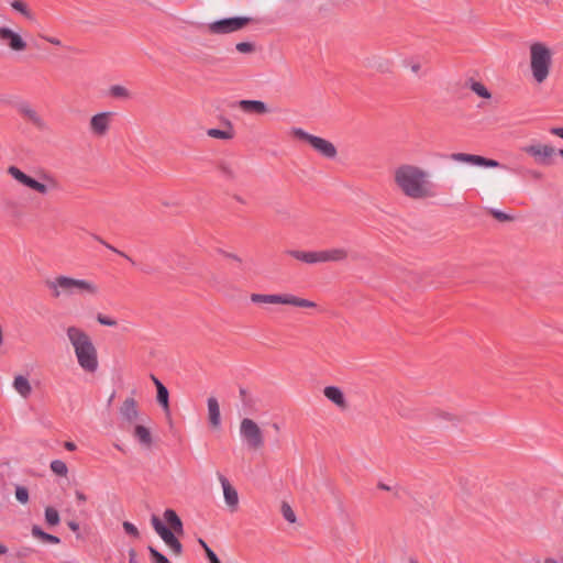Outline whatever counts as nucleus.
<instances>
[{"instance_id": "39", "label": "nucleus", "mask_w": 563, "mask_h": 563, "mask_svg": "<svg viewBox=\"0 0 563 563\" xmlns=\"http://www.w3.org/2000/svg\"><path fill=\"white\" fill-rule=\"evenodd\" d=\"M240 53H251L254 51V45L250 42H240L235 46Z\"/></svg>"}, {"instance_id": "18", "label": "nucleus", "mask_w": 563, "mask_h": 563, "mask_svg": "<svg viewBox=\"0 0 563 563\" xmlns=\"http://www.w3.org/2000/svg\"><path fill=\"white\" fill-rule=\"evenodd\" d=\"M239 108L246 113L265 114L269 111L267 104L261 100H240Z\"/></svg>"}, {"instance_id": "19", "label": "nucleus", "mask_w": 563, "mask_h": 563, "mask_svg": "<svg viewBox=\"0 0 563 563\" xmlns=\"http://www.w3.org/2000/svg\"><path fill=\"white\" fill-rule=\"evenodd\" d=\"M323 395L328 400L333 402L336 407L345 409L347 404L343 391L336 386H327L323 389Z\"/></svg>"}, {"instance_id": "12", "label": "nucleus", "mask_w": 563, "mask_h": 563, "mask_svg": "<svg viewBox=\"0 0 563 563\" xmlns=\"http://www.w3.org/2000/svg\"><path fill=\"white\" fill-rule=\"evenodd\" d=\"M0 44L12 52H23L27 44L22 36L9 26H0Z\"/></svg>"}, {"instance_id": "16", "label": "nucleus", "mask_w": 563, "mask_h": 563, "mask_svg": "<svg viewBox=\"0 0 563 563\" xmlns=\"http://www.w3.org/2000/svg\"><path fill=\"white\" fill-rule=\"evenodd\" d=\"M18 111L30 120L38 130H46L47 125L44 119L31 107L27 102H22L18 106Z\"/></svg>"}, {"instance_id": "24", "label": "nucleus", "mask_w": 563, "mask_h": 563, "mask_svg": "<svg viewBox=\"0 0 563 563\" xmlns=\"http://www.w3.org/2000/svg\"><path fill=\"white\" fill-rule=\"evenodd\" d=\"M12 386L14 390L24 399L29 398L32 394V386L26 377L16 375L13 379Z\"/></svg>"}, {"instance_id": "38", "label": "nucleus", "mask_w": 563, "mask_h": 563, "mask_svg": "<svg viewBox=\"0 0 563 563\" xmlns=\"http://www.w3.org/2000/svg\"><path fill=\"white\" fill-rule=\"evenodd\" d=\"M122 527H123L124 531H125L128 534H130V536H132V537H134V538H139V536H140L139 530H137V528H136L132 522H130V521H124V522L122 523Z\"/></svg>"}, {"instance_id": "35", "label": "nucleus", "mask_w": 563, "mask_h": 563, "mask_svg": "<svg viewBox=\"0 0 563 563\" xmlns=\"http://www.w3.org/2000/svg\"><path fill=\"white\" fill-rule=\"evenodd\" d=\"M147 549L151 554V559H152L153 563H170V561L164 554H162L159 551H157L155 548L148 547Z\"/></svg>"}, {"instance_id": "36", "label": "nucleus", "mask_w": 563, "mask_h": 563, "mask_svg": "<svg viewBox=\"0 0 563 563\" xmlns=\"http://www.w3.org/2000/svg\"><path fill=\"white\" fill-rule=\"evenodd\" d=\"M15 498L21 504H26L29 501V490L24 486L18 485L15 487Z\"/></svg>"}, {"instance_id": "42", "label": "nucleus", "mask_w": 563, "mask_h": 563, "mask_svg": "<svg viewBox=\"0 0 563 563\" xmlns=\"http://www.w3.org/2000/svg\"><path fill=\"white\" fill-rule=\"evenodd\" d=\"M40 37L53 45H56V46L62 45V42L57 37L46 36V35H40Z\"/></svg>"}, {"instance_id": "48", "label": "nucleus", "mask_w": 563, "mask_h": 563, "mask_svg": "<svg viewBox=\"0 0 563 563\" xmlns=\"http://www.w3.org/2000/svg\"><path fill=\"white\" fill-rule=\"evenodd\" d=\"M129 563H137L136 553L133 549L129 551Z\"/></svg>"}, {"instance_id": "37", "label": "nucleus", "mask_w": 563, "mask_h": 563, "mask_svg": "<svg viewBox=\"0 0 563 563\" xmlns=\"http://www.w3.org/2000/svg\"><path fill=\"white\" fill-rule=\"evenodd\" d=\"M282 514H283L284 518H285L288 522L294 523V522L296 521V515H295L294 510H292V509H291V507H290L288 504H286V503H284V504L282 505Z\"/></svg>"}, {"instance_id": "25", "label": "nucleus", "mask_w": 563, "mask_h": 563, "mask_svg": "<svg viewBox=\"0 0 563 563\" xmlns=\"http://www.w3.org/2000/svg\"><path fill=\"white\" fill-rule=\"evenodd\" d=\"M152 379L157 389V401L163 407L165 412H169V394L168 389L163 385V383L157 379L155 376H152Z\"/></svg>"}, {"instance_id": "31", "label": "nucleus", "mask_w": 563, "mask_h": 563, "mask_svg": "<svg viewBox=\"0 0 563 563\" xmlns=\"http://www.w3.org/2000/svg\"><path fill=\"white\" fill-rule=\"evenodd\" d=\"M51 470L53 473L59 476H66L68 473V467L66 463L62 460H54L51 462Z\"/></svg>"}, {"instance_id": "52", "label": "nucleus", "mask_w": 563, "mask_h": 563, "mask_svg": "<svg viewBox=\"0 0 563 563\" xmlns=\"http://www.w3.org/2000/svg\"><path fill=\"white\" fill-rule=\"evenodd\" d=\"M412 73L417 74L420 70V64L415 63L410 66Z\"/></svg>"}, {"instance_id": "53", "label": "nucleus", "mask_w": 563, "mask_h": 563, "mask_svg": "<svg viewBox=\"0 0 563 563\" xmlns=\"http://www.w3.org/2000/svg\"><path fill=\"white\" fill-rule=\"evenodd\" d=\"M240 395H241L243 401L246 404V390L241 388L240 389Z\"/></svg>"}, {"instance_id": "5", "label": "nucleus", "mask_w": 563, "mask_h": 563, "mask_svg": "<svg viewBox=\"0 0 563 563\" xmlns=\"http://www.w3.org/2000/svg\"><path fill=\"white\" fill-rule=\"evenodd\" d=\"M8 174L18 183L22 184L27 188L33 189L34 191L41 195H47L51 190L59 189V183L57 181V179L48 174H44L42 176L44 183H41L30 177L15 166H10L8 168Z\"/></svg>"}, {"instance_id": "23", "label": "nucleus", "mask_w": 563, "mask_h": 563, "mask_svg": "<svg viewBox=\"0 0 563 563\" xmlns=\"http://www.w3.org/2000/svg\"><path fill=\"white\" fill-rule=\"evenodd\" d=\"M164 520L169 526V529L177 534L184 533V525L179 516L173 509H166L163 514Z\"/></svg>"}, {"instance_id": "2", "label": "nucleus", "mask_w": 563, "mask_h": 563, "mask_svg": "<svg viewBox=\"0 0 563 563\" xmlns=\"http://www.w3.org/2000/svg\"><path fill=\"white\" fill-rule=\"evenodd\" d=\"M66 336L80 368L86 373H96L99 367L98 352L90 335L79 327L69 325L66 328Z\"/></svg>"}, {"instance_id": "14", "label": "nucleus", "mask_w": 563, "mask_h": 563, "mask_svg": "<svg viewBox=\"0 0 563 563\" xmlns=\"http://www.w3.org/2000/svg\"><path fill=\"white\" fill-rule=\"evenodd\" d=\"M111 112H100L90 119V131L93 135L103 136L110 126Z\"/></svg>"}, {"instance_id": "27", "label": "nucleus", "mask_w": 563, "mask_h": 563, "mask_svg": "<svg viewBox=\"0 0 563 563\" xmlns=\"http://www.w3.org/2000/svg\"><path fill=\"white\" fill-rule=\"evenodd\" d=\"M32 536L40 539L44 543L58 544L60 542L58 537L43 531L38 526L32 527Z\"/></svg>"}, {"instance_id": "45", "label": "nucleus", "mask_w": 563, "mask_h": 563, "mask_svg": "<svg viewBox=\"0 0 563 563\" xmlns=\"http://www.w3.org/2000/svg\"><path fill=\"white\" fill-rule=\"evenodd\" d=\"M75 496H76L77 501H79V503H86V500H87V496L81 490H76Z\"/></svg>"}, {"instance_id": "13", "label": "nucleus", "mask_w": 563, "mask_h": 563, "mask_svg": "<svg viewBox=\"0 0 563 563\" xmlns=\"http://www.w3.org/2000/svg\"><path fill=\"white\" fill-rule=\"evenodd\" d=\"M449 158L456 163L467 164L470 166L478 167H493V158H486L479 155L467 154V153H452Z\"/></svg>"}, {"instance_id": "21", "label": "nucleus", "mask_w": 563, "mask_h": 563, "mask_svg": "<svg viewBox=\"0 0 563 563\" xmlns=\"http://www.w3.org/2000/svg\"><path fill=\"white\" fill-rule=\"evenodd\" d=\"M208 419L212 428L218 429L221 426V413L217 398L209 397L207 400Z\"/></svg>"}, {"instance_id": "56", "label": "nucleus", "mask_w": 563, "mask_h": 563, "mask_svg": "<svg viewBox=\"0 0 563 563\" xmlns=\"http://www.w3.org/2000/svg\"><path fill=\"white\" fill-rule=\"evenodd\" d=\"M558 155H560L563 158V150H559Z\"/></svg>"}, {"instance_id": "44", "label": "nucleus", "mask_w": 563, "mask_h": 563, "mask_svg": "<svg viewBox=\"0 0 563 563\" xmlns=\"http://www.w3.org/2000/svg\"><path fill=\"white\" fill-rule=\"evenodd\" d=\"M208 560L210 563H221L217 554L213 552V550L208 551Z\"/></svg>"}, {"instance_id": "17", "label": "nucleus", "mask_w": 563, "mask_h": 563, "mask_svg": "<svg viewBox=\"0 0 563 563\" xmlns=\"http://www.w3.org/2000/svg\"><path fill=\"white\" fill-rule=\"evenodd\" d=\"M318 252L320 264L330 262H343L347 258L349 255L347 250L343 247H333Z\"/></svg>"}, {"instance_id": "20", "label": "nucleus", "mask_w": 563, "mask_h": 563, "mask_svg": "<svg viewBox=\"0 0 563 563\" xmlns=\"http://www.w3.org/2000/svg\"><path fill=\"white\" fill-rule=\"evenodd\" d=\"M120 413L123 419L130 423L136 421L139 418V410L135 399L126 398L120 408Z\"/></svg>"}, {"instance_id": "22", "label": "nucleus", "mask_w": 563, "mask_h": 563, "mask_svg": "<svg viewBox=\"0 0 563 563\" xmlns=\"http://www.w3.org/2000/svg\"><path fill=\"white\" fill-rule=\"evenodd\" d=\"M291 257L310 265L320 264L318 251L289 250L286 252Z\"/></svg>"}, {"instance_id": "55", "label": "nucleus", "mask_w": 563, "mask_h": 563, "mask_svg": "<svg viewBox=\"0 0 563 563\" xmlns=\"http://www.w3.org/2000/svg\"><path fill=\"white\" fill-rule=\"evenodd\" d=\"M143 273L145 274H150L151 273V269L148 267H141L140 268Z\"/></svg>"}, {"instance_id": "7", "label": "nucleus", "mask_w": 563, "mask_h": 563, "mask_svg": "<svg viewBox=\"0 0 563 563\" xmlns=\"http://www.w3.org/2000/svg\"><path fill=\"white\" fill-rule=\"evenodd\" d=\"M250 299L253 303L289 305L299 308H314L317 306L316 302L292 294H252Z\"/></svg>"}, {"instance_id": "34", "label": "nucleus", "mask_w": 563, "mask_h": 563, "mask_svg": "<svg viewBox=\"0 0 563 563\" xmlns=\"http://www.w3.org/2000/svg\"><path fill=\"white\" fill-rule=\"evenodd\" d=\"M110 95L112 97L123 98V99L129 98V96H130L129 90L125 87L120 86V85L111 86Z\"/></svg>"}, {"instance_id": "8", "label": "nucleus", "mask_w": 563, "mask_h": 563, "mask_svg": "<svg viewBox=\"0 0 563 563\" xmlns=\"http://www.w3.org/2000/svg\"><path fill=\"white\" fill-rule=\"evenodd\" d=\"M239 432L242 442L249 449L257 450L261 449L265 443L262 429L254 420L250 418H244L241 420Z\"/></svg>"}, {"instance_id": "54", "label": "nucleus", "mask_w": 563, "mask_h": 563, "mask_svg": "<svg viewBox=\"0 0 563 563\" xmlns=\"http://www.w3.org/2000/svg\"><path fill=\"white\" fill-rule=\"evenodd\" d=\"M8 552V548L4 544L0 543V554H5Z\"/></svg>"}, {"instance_id": "51", "label": "nucleus", "mask_w": 563, "mask_h": 563, "mask_svg": "<svg viewBox=\"0 0 563 563\" xmlns=\"http://www.w3.org/2000/svg\"><path fill=\"white\" fill-rule=\"evenodd\" d=\"M221 170H222V173H223L224 175H227L228 177H232V172H231V169H230L229 167H227V166H222V167H221Z\"/></svg>"}, {"instance_id": "6", "label": "nucleus", "mask_w": 563, "mask_h": 563, "mask_svg": "<svg viewBox=\"0 0 563 563\" xmlns=\"http://www.w3.org/2000/svg\"><path fill=\"white\" fill-rule=\"evenodd\" d=\"M290 133L296 139L308 143L319 155L328 159H334L338 155L335 145L320 136L308 133L301 128H292Z\"/></svg>"}, {"instance_id": "49", "label": "nucleus", "mask_w": 563, "mask_h": 563, "mask_svg": "<svg viewBox=\"0 0 563 563\" xmlns=\"http://www.w3.org/2000/svg\"><path fill=\"white\" fill-rule=\"evenodd\" d=\"M68 527L74 532H77L79 530V523H77L76 521H69Z\"/></svg>"}, {"instance_id": "41", "label": "nucleus", "mask_w": 563, "mask_h": 563, "mask_svg": "<svg viewBox=\"0 0 563 563\" xmlns=\"http://www.w3.org/2000/svg\"><path fill=\"white\" fill-rule=\"evenodd\" d=\"M536 563H559L558 559L552 555H547L536 560Z\"/></svg>"}, {"instance_id": "28", "label": "nucleus", "mask_w": 563, "mask_h": 563, "mask_svg": "<svg viewBox=\"0 0 563 563\" xmlns=\"http://www.w3.org/2000/svg\"><path fill=\"white\" fill-rule=\"evenodd\" d=\"M466 86L481 98L489 99L492 97L490 91L479 81L468 79Z\"/></svg>"}, {"instance_id": "26", "label": "nucleus", "mask_w": 563, "mask_h": 563, "mask_svg": "<svg viewBox=\"0 0 563 563\" xmlns=\"http://www.w3.org/2000/svg\"><path fill=\"white\" fill-rule=\"evenodd\" d=\"M134 438L137 440V442L145 446V448H150L153 443V439H152V434H151V431L148 428L142 426V424H136L134 427Z\"/></svg>"}, {"instance_id": "4", "label": "nucleus", "mask_w": 563, "mask_h": 563, "mask_svg": "<svg viewBox=\"0 0 563 563\" xmlns=\"http://www.w3.org/2000/svg\"><path fill=\"white\" fill-rule=\"evenodd\" d=\"M46 286L54 298H87L99 295V287L92 280L66 275H58L47 280Z\"/></svg>"}, {"instance_id": "30", "label": "nucleus", "mask_w": 563, "mask_h": 563, "mask_svg": "<svg viewBox=\"0 0 563 563\" xmlns=\"http://www.w3.org/2000/svg\"><path fill=\"white\" fill-rule=\"evenodd\" d=\"M11 7H12L15 11H18V12H20L22 15H24L26 19H29V20H33V19H34V16H33V14H32L31 10L27 8V5H26L23 1H21V0H14V1H12V2H11Z\"/></svg>"}, {"instance_id": "46", "label": "nucleus", "mask_w": 563, "mask_h": 563, "mask_svg": "<svg viewBox=\"0 0 563 563\" xmlns=\"http://www.w3.org/2000/svg\"><path fill=\"white\" fill-rule=\"evenodd\" d=\"M550 133L563 139V128H552Z\"/></svg>"}, {"instance_id": "15", "label": "nucleus", "mask_w": 563, "mask_h": 563, "mask_svg": "<svg viewBox=\"0 0 563 563\" xmlns=\"http://www.w3.org/2000/svg\"><path fill=\"white\" fill-rule=\"evenodd\" d=\"M219 481L223 489L225 504L231 509V511H235L239 505V495L236 489L230 484L228 478L221 474L219 475Z\"/></svg>"}, {"instance_id": "10", "label": "nucleus", "mask_w": 563, "mask_h": 563, "mask_svg": "<svg viewBox=\"0 0 563 563\" xmlns=\"http://www.w3.org/2000/svg\"><path fill=\"white\" fill-rule=\"evenodd\" d=\"M151 523L153 526V529L155 532L161 537V539L164 541V543L170 549V551L179 555L183 552V545L179 542V540L176 538V533L170 530L168 527H166L162 520L156 517L152 516Z\"/></svg>"}, {"instance_id": "32", "label": "nucleus", "mask_w": 563, "mask_h": 563, "mask_svg": "<svg viewBox=\"0 0 563 563\" xmlns=\"http://www.w3.org/2000/svg\"><path fill=\"white\" fill-rule=\"evenodd\" d=\"M45 520L49 526H56L59 523V514L53 507L45 508Z\"/></svg>"}, {"instance_id": "3", "label": "nucleus", "mask_w": 563, "mask_h": 563, "mask_svg": "<svg viewBox=\"0 0 563 563\" xmlns=\"http://www.w3.org/2000/svg\"><path fill=\"white\" fill-rule=\"evenodd\" d=\"M553 49L544 42L534 41L528 47V73L536 86L543 85L550 78L553 68Z\"/></svg>"}, {"instance_id": "47", "label": "nucleus", "mask_w": 563, "mask_h": 563, "mask_svg": "<svg viewBox=\"0 0 563 563\" xmlns=\"http://www.w3.org/2000/svg\"><path fill=\"white\" fill-rule=\"evenodd\" d=\"M198 543L200 544V547H202V549L205 550V553H206V556H208V551L209 550H212L206 542L203 539H198Z\"/></svg>"}, {"instance_id": "11", "label": "nucleus", "mask_w": 563, "mask_h": 563, "mask_svg": "<svg viewBox=\"0 0 563 563\" xmlns=\"http://www.w3.org/2000/svg\"><path fill=\"white\" fill-rule=\"evenodd\" d=\"M525 153L534 158L540 164H548L554 155L558 154L556 148L550 144L531 143L523 148Z\"/></svg>"}, {"instance_id": "33", "label": "nucleus", "mask_w": 563, "mask_h": 563, "mask_svg": "<svg viewBox=\"0 0 563 563\" xmlns=\"http://www.w3.org/2000/svg\"><path fill=\"white\" fill-rule=\"evenodd\" d=\"M95 239L100 242L102 245H104L107 249H109L110 251L117 253L118 255L124 257L125 260H128L132 265H136V263L128 255L125 254L124 252L115 249L114 246L110 245L109 243H107L104 240H102L101 238L99 236H95Z\"/></svg>"}, {"instance_id": "1", "label": "nucleus", "mask_w": 563, "mask_h": 563, "mask_svg": "<svg viewBox=\"0 0 563 563\" xmlns=\"http://www.w3.org/2000/svg\"><path fill=\"white\" fill-rule=\"evenodd\" d=\"M394 181L404 196L422 200L437 196V188L428 170L413 164H401L394 170Z\"/></svg>"}, {"instance_id": "43", "label": "nucleus", "mask_w": 563, "mask_h": 563, "mask_svg": "<svg viewBox=\"0 0 563 563\" xmlns=\"http://www.w3.org/2000/svg\"><path fill=\"white\" fill-rule=\"evenodd\" d=\"M495 220L509 221V220H511V217H509L506 213H503V212H499V211L495 210Z\"/></svg>"}, {"instance_id": "29", "label": "nucleus", "mask_w": 563, "mask_h": 563, "mask_svg": "<svg viewBox=\"0 0 563 563\" xmlns=\"http://www.w3.org/2000/svg\"><path fill=\"white\" fill-rule=\"evenodd\" d=\"M207 135L213 139L231 140L233 137V131L231 128L228 130L209 129Z\"/></svg>"}, {"instance_id": "50", "label": "nucleus", "mask_w": 563, "mask_h": 563, "mask_svg": "<svg viewBox=\"0 0 563 563\" xmlns=\"http://www.w3.org/2000/svg\"><path fill=\"white\" fill-rule=\"evenodd\" d=\"M64 446H65V449L67 451H75L76 450V444L74 442H70V441L65 442Z\"/></svg>"}, {"instance_id": "40", "label": "nucleus", "mask_w": 563, "mask_h": 563, "mask_svg": "<svg viewBox=\"0 0 563 563\" xmlns=\"http://www.w3.org/2000/svg\"><path fill=\"white\" fill-rule=\"evenodd\" d=\"M97 321L102 324V325H107V327H114L117 324V321L114 319H111L107 316H103L101 313H99L97 316Z\"/></svg>"}, {"instance_id": "9", "label": "nucleus", "mask_w": 563, "mask_h": 563, "mask_svg": "<svg viewBox=\"0 0 563 563\" xmlns=\"http://www.w3.org/2000/svg\"><path fill=\"white\" fill-rule=\"evenodd\" d=\"M250 21L246 16L225 18L210 23L208 30L212 34H230L243 29Z\"/></svg>"}]
</instances>
